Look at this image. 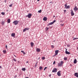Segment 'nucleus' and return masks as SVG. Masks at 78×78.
<instances>
[{
	"mask_svg": "<svg viewBox=\"0 0 78 78\" xmlns=\"http://www.w3.org/2000/svg\"><path fill=\"white\" fill-rule=\"evenodd\" d=\"M19 21H18L17 20H14L13 22V23L14 24V25H18L19 23Z\"/></svg>",
	"mask_w": 78,
	"mask_h": 78,
	"instance_id": "f257e3e1",
	"label": "nucleus"
},
{
	"mask_svg": "<svg viewBox=\"0 0 78 78\" xmlns=\"http://www.w3.org/2000/svg\"><path fill=\"white\" fill-rule=\"evenodd\" d=\"M56 22V20H54L53 22L50 23L48 24V26H50V25H53L54 23Z\"/></svg>",
	"mask_w": 78,
	"mask_h": 78,
	"instance_id": "f03ea898",
	"label": "nucleus"
},
{
	"mask_svg": "<svg viewBox=\"0 0 78 78\" xmlns=\"http://www.w3.org/2000/svg\"><path fill=\"white\" fill-rule=\"evenodd\" d=\"M57 69L56 68H55L53 69V70L52 71V72L54 73H56L57 72Z\"/></svg>",
	"mask_w": 78,
	"mask_h": 78,
	"instance_id": "7ed1b4c3",
	"label": "nucleus"
},
{
	"mask_svg": "<svg viewBox=\"0 0 78 78\" xmlns=\"http://www.w3.org/2000/svg\"><path fill=\"white\" fill-rule=\"evenodd\" d=\"M67 3H66V4L65 5V8L66 9H69V8H70V6L69 5H68L67 6Z\"/></svg>",
	"mask_w": 78,
	"mask_h": 78,
	"instance_id": "20e7f679",
	"label": "nucleus"
},
{
	"mask_svg": "<svg viewBox=\"0 0 78 78\" xmlns=\"http://www.w3.org/2000/svg\"><path fill=\"white\" fill-rule=\"evenodd\" d=\"M26 16L28 17V18H31V16H32V14L29 13Z\"/></svg>",
	"mask_w": 78,
	"mask_h": 78,
	"instance_id": "39448f33",
	"label": "nucleus"
},
{
	"mask_svg": "<svg viewBox=\"0 0 78 78\" xmlns=\"http://www.w3.org/2000/svg\"><path fill=\"white\" fill-rule=\"evenodd\" d=\"M71 16H74V15H75V13L73 12V10H71Z\"/></svg>",
	"mask_w": 78,
	"mask_h": 78,
	"instance_id": "423d86ee",
	"label": "nucleus"
},
{
	"mask_svg": "<svg viewBox=\"0 0 78 78\" xmlns=\"http://www.w3.org/2000/svg\"><path fill=\"white\" fill-rule=\"evenodd\" d=\"M58 52H59V50H56L55 51V55H54V56L57 55L58 54Z\"/></svg>",
	"mask_w": 78,
	"mask_h": 78,
	"instance_id": "0eeeda50",
	"label": "nucleus"
},
{
	"mask_svg": "<svg viewBox=\"0 0 78 78\" xmlns=\"http://www.w3.org/2000/svg\"><path fill=\"white\" fill-rule=\"evenodd\" d=\"M74 11H75V12H76V11H77L78 10V8H77L76 7H75L73 9Z\"/></svg>",
	"mask_w": 78,
	"mask_h": 78,
	"instance_id": "6e6552de",
	"label": "nucleus"
},
{
	"mask_svg": "<svg viewBox=\"0 0 78 78\" xmlns=\"http://www.w3.org/2000/svg\"><path fill=\"white\" fill-rule=\"evenodd\" d=\"M61 72L60 71H59L57 73V75L58 76H61Z\"/></svg>",
	"mask_w": 78,
	"mask_h": 78,
	"instance_id": "1a4fd4ad",
	"label": "nucleus"
},
{
	"mask_svg": "<svg viewBox=\"0 0 78 78\" xmlns=\"http://www.w3.org/2000/svg\"><path fill=\"white\" fill-rule=\"evenodd\" d=\"M75 76H76L77 78H78V73H74V75Z\"/></svg>",
	"mask_w": 78,
	"mask_h": 78,
	"instance_id": "9d476101",
	"label": "nucleus"
},
{
	"mask_svg": "<svg viewBox=\"0 0 78 78\" xmlns=\"http://www.w3.org/2000/svg\"><path fill=\"white\" fill-rule=\"evenodd\" d=\"M43 20H44V21H46L47 20V17H44L43 18Z\"/></svg>",
	"mask_w": 78,
	"mask_h": 78,
	"instance_id": "9b49d317",
	"label": "nucleus"
},
{
	"mask_svg": "<svg viewBox=\"0 0 78 78\" xmlns=\"http://www.w3.org/2000/svg\"><path fill=\"white\" fill-rule=\"evenodd\" d=\"M36 51L37 52H39L41 51V49L39 48H37L36 49Z\"/></svg>",
	"mask_w": 78,
	"mask_h": 78,
	"instance_id": "f8f14e48",
	"label": "nucleus"
},
{
	"mask_svg": "<svg viewBox=\"0 0 78 78\" xmlns=\"http://www.w3.org/2000/svg\"><path fill=\"white\" fill-rule=\"evenodd\" d=\"M11 36L12 37H15V33H12L11 34Z\"/></svg>",
	"mask_w": 78,
	"mask_h": 78,
	"instance_id": "ddd939ff",
	"label": "nucleus"
},
{
	"mask_svg": "<svg viewBox=\"0 0 78 78\" xmlns=\"http://www.w3.org/2000/svg\"><path fill=\"white\" fill-rule=\"evenodd\" d=\"M7 22L8 23H9L11 22V20H10V19H9L7 20Z\"/></svg>",
	"mask_w": 78,
	"mask_h": 78,
	"instance_id": "4468645a",
	"label": "nucleus"
},
{
	"mask_svg": "<svg viewBox=\"0 0 78 78\" xmlns=\"http://www.w3.org/2000/svg\"><path fill=\"white\" fill-rule=\"evenodd\" d=\"M30 45L31 47H33V46H34V43L32 42H31L30 43Z\"/></svg>",
	"mask_w": 78,
	"mask_h": 78,
	"instance_id": "2eb2a0df",
	"label": "nucleus"
},
{
	"mask_svg": "<svg viewBox=\"0 0 78 78\" xmlns=\"http://www.w3.org/2000/svg\"><path fill=\"white\" fill-rule=\"evenodd\" d=\"M77 62V60H76V59H75L73 62L74 64H76Z\"/></svg>",
	"mask_w": 78,
	"mask_h": 78,
	"instance_id": "dca6fc26",
	"label": "nucleus"
},
{
	"mask_svg": "<svg viewBox=\"0 0 78 78\" xmlns=\"http://www.w3.org/2000/svg\"><path fill=\"white\" fill-rule=\"evenodd\" d=\"M65 53L66 54H67V55H70V53L69 52H68V51H66V52H65Z\"/></svg>",
	"mask_w": 78,
	"mask_h": 78,
	"instance_id": "f3484780",
	"label": "nucleus"
},
{
	"mask_svg": "<svg viewBox=\"0 0 78 78\" xmlns=\"http://www.w3.org/2000/svg\"><path fill=\"white\" fill-rule=\"evenodd\" d=\"M62 66V65L60 63H58V67H60V66Z\"/></svg>",
	"mask_w": 78,
	"mask_h": 78,
	"instance_id": "a211bd4d",
	"label": "nucleus"
},
{
	"mask_svg": "<svg viewBox=\"0 0 78 78\" xmlns=\"http://www.w3.org/2000/svg\"><path fill=\"white\" fill-rule=\"evenodd\" d=\"M5 21H2V22L1 23V24L2 25H3L5 24Z\"/></svg>",
	"mask_w": 78,
	"mask_h": 78,
	"instance_id": "6ab92c4d",
	"label": "nucleus"
},
{
	"mask_svg": "<svg viewBox=\"0 0 78 78\" xmlns=\"http://www.w3.org/2000/svg\"><path fill=\"white\" fill-rule=\"evenodd\" d=\"M3 53H4V54H5V53H6V51L5 50H3Z\"/></svg>",
	"mask_w": 78,
	"mask_h": 78,
	"instance_id": "aec40b11",
	"label": "nucleus"
},
{
	"mask_svg": "<svg viewBox=\"0 0 78 78\" xmlns=\"http://www.w3.org/2000/svg\"><path fill=\"white\" fill-rule=\"evenodd\" d=\"M22 70H23V71H25V70H26V69L25 68H23L22 69Z\"/></svg>",
	"mask_w": 78,
	"mask_h": 78,
	"instance_id": "412c9836",
	"label": "nucleus"
},
{
	"mask_svg": "<svg viewBox=\"0 0 78 78\" xmlns=\"http://www.w3.org/2000/svg\"><path fill=\"white\" fill-rule=\"evenodd\" d=\"M60 63L62 66V64H63V63H64V62H63V61H61Z\"/></svg>",
	"mask_w": 78,
	"mask_h": 78,
	"instance_id": "4be33fe9",
	"label": "nucleus"
},
{
	"mask_svg": "<svg viewBox=\"0 0 78 78\" xmlns=\"http://www.w3.org/2000/svg\"><path fill=\"white\" fill-rule=\"evenodd\" d=\"M41 12H42V10L41 9L38 11V12H39V13H41Z\"/></svg>",
	"mask_w": 78,
	"mask_h": 78,
	"instance_id": "5701e85b",
	"label": "nucleus"
},
{
	"mask_svg": "<svg viewBox=\"0 0 78 78\" xmlns=\"http://www.w3.org/2000/svg\"><path fill=\"white\" fill-rule=\"evenodd\" d=\"M45 59V57H43L42 58V59L43 60H44V59Z\"/></svg>",
	"mask_w": 78,
	"mask_h": 78,
	"instance_id": "b1692460",
	"label": "nucleus"
},
{
	"mask_svg": "<svg viewBox=\"0 0 78 78\" xmlns=\"http://www.w3.org/2000/svg\"><path fill=\"white\" fill-rule=\"evenodd\" d=\"M76 39H78V38H74L73 39V41L75 40H76Z\"/></svg>",
	"mask_w": 78,
	"mask_h": 78,
	"instance_id": "393cba45",
	"label": "nucleus"
},
{
	"mask_svg": "<svg viewBox=\"0 0 78 78\" xmlns=\"http://www.w3.org/2000/svg\"><path fill=\"white\" fill-rule=\"evenodd\" d=\"M64 60L67 61V58L66 57L64 58Z\"/></svg>",
	"mask_w": 78,
	"mask_h": 78,
	"instance_id": "a878e982",
	"label": "nucleus"
},
{
	"mask_svg": "<svg viewBox=\"0 0 78 78\" xmlns=\"http://www.w3.org/2000/svg\"><path fill=\"white\" fill-rule=\"evenodd\" d=\"M39 69H40V70H42V66H40Z\"/></svg>",
	"mask_w": 78,
	"mask_h": 78,
	"instance_id": "bb28decb",
	"label": "nucleus"
},
{
	"mask_svg": "<svg viewBox=\"0 0 78 78\" xmlns=\"http://www.w3.org/2000/svg\"><path fill=\"white\" fill-rule=\"evenodd\" d=\"M1 14H2V15L3 16H4V15H5V12H2Z\"/></svg>",
	"mask_w": 78,
	"mask_h": 78,
	"instance_id": "cd10ccee",
	"label": "nucleus"
},
{
	"mask_svg": "<svg viewBox=\"0 0 78 78\" xmlns=\"http://www.w3.org/2000/svg\"><path fill=\"white\" fill-rule=\"evenodd\" d=\"M55 48V46H54L53 45H51V48Z\"/></svg>",
	"mask_w": 78,
	"mask_h": 78,
	"instance_id": "c85d7f7f",
	"label": "nucleus"
},
{
	"mask_svg": "<svg viewBox=\"0 0 78 78\" xmlns=\"http://www.w3.org/2000/svg\"><path fill=\"white\" fill-rule=\"evenodd\" d=\"M25 29H26V30L27 31V30H29V29H30V28H25Z\"/></svg>",
	"mask_w": 78,
	"mask_h": 78,
	"instance_id": "c756f323",
	"label": "nucleus"
},
{
	"mask_svg": "<svg viewBox=\"0 0 78 78\" xmlns=\"http://www.w3.org/2000/svg\"><path fill=\"white\" fill-rule=\"evenodd\" d=\"M27 31V30H26L25 28L23 30V32H25V31Z\"/></svg>",
	"mask_w": 78,
	"mask_h": 78,
	"instance_id": "7c9ffc66",
	"label": "nucleus"
},
{
	"mask_svg": "<svg viewBox=\"0 0 78 78\" xmlns=\"http://www.w3.org/2000/svg\"><path fill=\"white\" fill-rule=\"evenodd\" d=\"M13 61H15V62H16V61H17V60H16V59H15V58H14L13 59Z\"/></svg>",
	"mask_w": 78,
	"mask_h": 78,
	"instance_id": "2f4dec72",
	"label": "nucleus"
},
{
	"mask_svg": "<svg viewBox=\"0 0 78 78\" xmlns=\"http://www.w3.org/2000/svg\"><path fill=\"white\" fill-rule=\"evenodd\" d=\"M47 69V67H45L44 69V70H45V69Z\"/></svg>",
	"mask_w": 78,
	"mask_h": 78,
	"instance_id": "473e14b6",
	"label": "nucleus"
},
{
	"mask_svg": "<svg viewBox=\"0 0 78 78\" xmlns=\"http://www.w3.org/2000/svg\"><path fill=\"white\" fill-rule=\"evenodd\" d=\"M49 29V28H48V27H46V31H48Z\"/></svg>",
	"mask_w": 78,
	"mask_h": 78,
	"instance_id": "72a5a7b5",
	"label": "nucleus"
},
{
	"mask_svg": "<svg viewBox=\"0 0 78 78\" xmlns=\"http://www.w3.org/2000/svg\"><path fill=\"white\" fill-rule=\"evenodd\" d=\"M55 63H56V62H55V61H54L53 62V64L55 65Z\"/></svg>",
	"mask_w": 78,
	"mask_h": 78,
	"instance_id": "f704fd0d",
	"label": "nucleus"
},
{
	"mask_svg": "<svg viewBox=\"0 0 78 78\" xmlns=\"http://www.w3.org/2000/svg\"><path fill=\"white\" fill-rule=\"evenodd\" d=\"M12 6V4H11L9 5V6L10 7H11Z\"/></svg>",
	"mask_w": 78,
	"mask_h": 78,
	"instance_id": "c9c22d12",
	"label": "nucleus"
},
{
	"mask_svg": "<svg viewBox=\"0 0 78 78\" xmlns=\"http://www.w3.org/2000/svg\"><path fill=\"white\" fill-rule=\"evenodd\" d=\"M64 13H66V12L67 10H64Z\"/></svg>",
	"mask_w": 78,
	"mask_h": 78,
	"instance_id": "e433bc0d",
	"label": "nucleus"
},
{
	"mask_svg": "<svg viewBox=\"0 0 78 78\" xmlns=\"http://www.w3.org/2000/svg\"><path fill=\"white\" fill-rule=\"evenodd\" d=\"M66 48V51L65 52H66V51H67V49L66 48Z\"/></svg>",
	"mask_w": 78,
	"mask_h": 78,
	"instance_id": "4c0bfd02",
	"label": "nucleus"
},
{
	"mask_svg": "<svg viewBox=\"0 0 78 78\" xmlns=\"http://www.w3.org/2000/svg\"><path fill=\"white\" fill-rule=\"evenodd\" d=\"M60 25H61V26H62V27H63V26H64V24H61Z\"/></svg>",
	"mask_w": 78,
	"mask_h": 78,
	"instance_id": "58836bf2",
	"label": "nucleus"
},
{
	"mask_svg": "<svg viewBox=\"0 0 78 78\" xmlns=\"http://www.w3.org/2000/svg\"><path fill=\"white\" fill-rule=\"evenodd\" d=\"M37 64H35V67H37Z\"/></svg>",
	"mask_w": 78,
	"mask_h": 78,
	"instance_id": "ea45409f",
	"label": "nucleus"
},
{
	"mask_svg": "<svg viewBox=\"0 0 78 78\" xmlns=\"http://www.w3.org/2000/svg\"><path fill=\"white\" fill-rule=\"evenodd\" d=\"M70 45H67V46L68 47H70Z\"/></svg>",
	"mask_w": 78,
	"mask_h": 78,
	"instance_id": "a19ab883",
	"label": "nucleus"
},
{
	"mask_svg": "<svg viewBox=\"0 0 78 78\" xmlns=\"http://www.w3.org/2000/svg\"><path fill=\"white\" fill-rule=\"evenodd\" d=\"M7 45H6V44L5 45V48H7Z\"/></svg>",
	"mask_w": 78,
	"mask_h": 78,
	"instance_id": "79ce46f5",
	"label": "nucleus"
},
{
	"mask_svg": "<svg viewBox=\"0 0 78 78\" xmlns=\"http://www.w3.org/2000/svg\"><path fill=\"white\" fill-rule=\"evenodd\" d=\"M21 52H22V53H23V52H24V51H21Z\"/></svg>",
	"mask_w": 78,
	"mask_h": 78,
	"instance_id": "37998d69",
	"label": "nucleus"
},
{
	"mask_svg": "<svg viewBox=\"0 0 78 78\" xmlns=\"http://www.w3.org/2000/svg\"><path fill=\"white\" fill-rule=\"evenodd\" d=\"M50 3H51V4H52V2H50Z\"/></svg>",
	"mask_w": 78,
	"mask_h": 78,
	"instance_id": "c03bdc74",
	"label": "nucleus"
},
{
	"mask_svg": "<svg viewBox=\"0 0 78 78\" xmlns=\"http://www.w3.org/2000/svg\"><path fill=\"white\" fill-rule=\"evenodd\" d=\"M51 74H50L49 76H50H50H51Z\"/></svg>",
	"mask_w": 78,
	"mask_h": 78,
	"instance_id": "a18cd8bd",
	"label": "nucleus"
},
{
	"mask_svg": "<svg viewBox=\"0 0 78 78\" xmlns=\"http://www.w3.org/2000/svg\"><path fill=\"white\" fill-rule=\"evenodd\" d=\"M23 53L25 55V52H24Z\"/></svg>",
	"mask_w": 78,
	"mask_h": 78,
	"instance_id": "49530a36",
	"label": "nucleus"
},
{
	"mask_svg": "<svg viewBox=\"0 0 78 78\" xmlns=\"http://www.w3.org/2000/svg\"><path fill=\"white\" fill-rule=\"evenodd\" d=\"M26 63H28V61H27L26 62Z\"/></svg>",
	"mask_w": 78,
	"mask_h": 78,
	"instance_id": "de8ad7c7",
	"label": "nucleus"
},
{
	"mask_svg": "<svg viewBox=\"0 0 78 78\" xmlns=\"http://www.w3.org/2000/svg\"><path fill=\"white\" fill-rule=\"evenodd\" d=\"M20 62L19 61H18V63H19Z\"/></svg>",
	"mask_w": 78,
	"mask_h": 78,
	"instance_id": "09e8293b",
	"label": "nucleus"
},
{
	"mask_svg": "<svg viewBox=\"0 0 78 78\" xmlns=\"http://www.w3.org/2000/svg\"><path fill=\"white\" fill-rule=\"evenodd\" d=\"M14 56H15V57H16V56L15 55H14Z\"/></svg>",
	"mask_w": 78,
	"mask_h": 78,
	"instance_id": "8fccbe9b",
	"label": "nucleus"
},
{
	"mask_svg": "<svg viewBox=\"0 0 78 78\" xmlns=\"http://www.w3.org/2000/svg\"><path fill=\"white\" fill-rule=\"evenodd\" d=\"M0 68H2V66H0Z\"/></svg>",
	"mask_w": 78,
	"mask_h": 78,
	"instance_id": "3c124183",
	"label": "nucleus"
},
{
	"mask_svg": "<svg viewBox=\"0 0 78 78\" xmlns=\"http://www.w3.org/2000/svg\"><path fill=\"white\" fill-rule=\"evenodd\" d=\"M15 77H17V75H15Z\"/></svg>",
	"mask_w": 78,
	"mask_h": 78,
	"instance_id": "603ef678",
	"label": "nucleus"
},
{
	"mask_svg": "<svg viewBox=\"0 0 78 78\" xmlns=\"http://www.w3.org/2000/svg\"><path fill=\"white\" fill-rule=\"evenodd\" d=\"M39 0H37V2H39Z\"/></svg>",
	"mask_w": 78,
	"mask_h": 78,
	"instance_id": "864d4df0",
	"label": "nucleus"
},
{
	"mask_svg": "<svg viewBox=\"0 0 78 78\" xmlns=\"http://www.w3.org/2000/svg\"><path fill=\"white\" fill-rule=\"evenodd\" d=\"M40 59V57H39V58H38V59Z\"/></svg>",
	"mask_w": 78,
	"mask_h": 78,
	"instance_id": "5fc2aeb1",
	"label": "nucleus"
},
{
	"mask_svg": "<svg viewBox=\"0 0 78 78\" xmlns=\"http://www.w3.org/2000/svg\"><path fill=\"white\" fill-rule=\"evenodd\" d=\"M37 64V62L36 63V64Z\"/></svg>",
	"mask_w": 78,
	"mask_h": 78,
	"instance_id": "6e6d98bb",
	"label": "nucleus"
},
{
	"mask_svg": "<svg viewBox=\"0 0 78 78\" xmlns=\"http://www.w3.org/2000/svg\"><path fill=\"white\" fill-rule=\"evenodd\" d=\"M55 17V16H53V17L54 18V17Z\"/></svg>",
	"mask_w": 78,
	"mask_h": 78,
	"instance_id": "4d7b16f0",
	"label": "nucleus"
},
{
	"mask_svg": "<svg viewBox=\"0 0 78 78\" xmlns=\"http://www.w3.org/2000/svg\"><path fill=\"white\" fill-rule=\"evenodd\" d=\"M25 78H28V77H26Z\"/></svg>",
	"mask_w": 78,
	"mask_h": 78,
	"instance_id": "13d9d810",
	"label": "nucleus"
},
{
	"mask_svg": "<svg viewBox=\"0 0 78 78\" xmlns=\"http://www.w3.org/2000/svg\"><path fill=\"white\" fill-rule=\"evenodd\" d=\"M77 50H78V47L77 48Z\"/></svg>",
	"mask_w": 78,
	"mask_h": 78,
	"instance_id": "bf43d9fd",
	"label": "nucleus"
},
{
	"mask_svg": "<svg viewBox=\"0 0 78 78\" xmlns=\"http://www.w3.org/2000/svg\"><path fill=\"white\" fill-rule=\"evenodd\" d=\"M5 2H6V1H5Z\"/></svg>",
	"mask_w": 78,
	"mask_h": 78,
	"instance_id": "052dcab7",
	"label": "nucleus"
},
{
	"mask_svg": "<svg viewBox=\"0 0 78 78\" xmlns=\"http://www.w3.org/2000/svg\"><path fill=\"white\" fill-rule=\"evenodd\" d=\"M50 27V28H51V27Z\"/></svg>",
	"mask_w": 78,
	"mask_h": 78,
	"instance_id": "680f3d73",
	"label": "nucleus"
},
{
	"mask_svg": "<svg viewBox=\"0 0 78 78\" xmlns=\"http://www.w3.org/2000/svg\"><path fill=\"white\" fill-rule=\"evenodd\" d=\"M0 56H1V55H0Z\"/></svg>",
	"mask_w": 78,
	"mask_h": 78,
	"instance_id": "e2e57ef3",
	"label": "nucleus"
},
{
	"mask_svg": "<svg viewBox=\"0 0 78 78\" xmlns=\"http://www.w3.org/2000/svg\"><path fill=\"white\" fill-rule=\"evenodd\" d=\"M54 42H55V41H54Z\"/></svg>",
	"mask_w": 78,
	"mask_h": 78,
	"instance_id": "0e129e2a",
	"label": "nucleus"
}]
</instances>
